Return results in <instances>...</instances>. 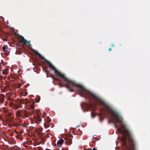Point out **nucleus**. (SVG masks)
I'll return each instance as SVG.
<instances>
[{"mask_svg": "<svg viewBox=\"0 0 150 150\" xmlns=\"http://www.w3.org/2000/svg\"><path fill=\"white\" fill-rule=\"evenodd\" d=\"M92 150H98L97 149V147H95L94 148H93Z\"/></svg>", "mask_w": 150, "mask_h": 150, "instance_id": "b1692460", "label": "nucleus"}, {"mask_svg": "<svg viewBox=\"0 0 150 150\" xmlns=\"http://www.w3.org/2000/svg\"><path fill=\"white\" fill-rule=\"evenodd\" d=\"M2 111L4 113H6V112H7V109L5 107L3 108V109H2Z\"/></svg>", "mask_w": 150, "mask_h": 150, "instance_id": "dca6fc26", "label": "nucleus"}, {"mask_svg": "<svg viewBox=\"0 0 150 150\" xmlns=\"http://www.w3.org/2000/svg\"><path fill=\"white\" fill-rule=\"evenodd\" d=\"M18 39L21 43H23L24 45H26L30 49L32 48L31 45L30 44V41H27L23 36L21 35L19 36Z\"/></svg>", "mask_w": 150, "mask_h": 150, "instance_id": "39448f33", "label": "nucleus"}, {"mask_svg": "<svg viewBox=\"0 0 150 150\" xmlns=\"http://www.w3.org/2000/svg\"><path fill=\"white\" fill-rule=\"evenodd\" d=\"M45 62L48 64L49 67L51 68L52 70L54 71L55 73V76H59L60 77H63V74L59 71L47 59H45Z\"/></svg>", "mask_w": 150, "mask_h": 150, "instance_id": "20e7f679", "label": "nucleus"}, {"mask_svg": "<svg viewBox=\"0 0 150 150\" xmlns=\"http://www.w3.org/2000/svg\"><path fill=\"white\" fill-rule=\"evenodd\" d=\"M16 116L18 117L21 118V110H18L16 111L15 112Z\"/></svg>", "mask_w": 150, "mask_h": 150, "instance_id": "9d476101", "label": "nucleus"}, {"mask_svg": "<svg viewBox=\"0 0 150 150\" xmlns=\"http://www.w3.org/2000/svg\"><path fill=\"white\" fill-rule=\"evenodd\" d=\"M16 138L18 139H20L21 140L22 138V137L21 135H17L16 136Z\"/></svg>", "mask_w": 150, "mask_h": 150, "instance_id": "6ab92c4d", "label": "nucleus"}, {"mask_svg": "<svg viewBox=\"0 0 150 150\" xmlns=\"http://www.w3.org/2000/svg\"><path fill=\"white\" fill-rule=\"evenodd\" d=\"M63 77H60L62 78L59 81L60 83L59 87H65L69 89L70 92H73L76 90L79 94L82 97L88 98L89 99L91 97L89 92L90 91L87 90L82 85L76 83L74 81L67 78L63 74Z\"/></svg>", "mask_w": 150, "mask_h": 150, "instance_id": "f03ea898", "label": "nucleus"}, {"mask_svg": "<svg viewBox=\"0 0 150 150\" xmlns=\"http://www.w3.org/2000/svg\"><path fill=\"white\" fill-rule=\"evenodd\" d=\"M34 104V103H33L32 104H31L30 103H29L30 108L29 110H30L29 114L31 115H34L33 117L35 123L37 124H39L41 121V119L39 114L40 111L39 110L36 111L33 110L35 108Z\"/></svg>", "mask_w": 150, "mask_h": 150, "instance_id": "7ed1b4c3", "label": "nucleus"}, {"mask_svg": "<svg viewBox=\"0 0 150 150\" xmlns=\"http://www.w3.org/2000/svg\"><path fill=\"white\" fill-rule=\"evenodd\" d=\"M2 50L4 51V52H6V50H5L6 47L5 46H3L2 48Z\"/></svg>", "mask_w": 150, "mask_h": 150, "instance_id": "4be33fe9", "label": "nucleus"}, {"mask_svg": "<svg viewBox=\"0 0 150 150\" xmlns=\"http://www.w3.org/2000/svg\"><path fill=\"white\" fill-rule=\"evenodd\" d=\"M9 115L10 116L11 115H10V114H9Z\"/></svg>", "mask_w": 150, "mask_h": 150, "instance_id": "2f4dec72", "label": "nucleus"}, {"mask_svg": "<svg viewBox=\"0 0 150 150\" xmlns=\"http://www.w3.org/2000/svg\"><path fill=\"white\" fill-rule=\"evenodd\" d=\"M9 126L11 127H15L17 128L18 127V123H13V124H8Z\"/></svg>", "mask_w": 150, "mask_h": 150, "instance_id": "f8f14e48", "label": "nucleus"}, {"mask_svg": "<svg viewBox=\"0 0 150 150\" xmlns=\"http://www.w3.org/2000/svg\"><path fill=\"white\" fill-rule=\"evenodd\" d=\"M29 114L25 110H21V118L25 119L28 117Z\"/></svg>", "mask_w": 150, "mask_h": 150, "instance_id": "423d86ee", "label": "nucleus"}, {"mask_svg": "<svg viewBox=\"0 0 150 150\" xmlns=\"http://www.w3.org/2000/svg\"><path fill=\"white\" fill-rule=\"evenodd\" d=\"M91 95V98L89 100L93 99L94 102L92 103H90L88 105L90 107H95L96 106L95 103L99 105H102L104 106V110L107 111L110 114L113 115L115 117V121L112 120H108L109 123H113L115 124V127L123 135L121 138V141L122 144L124 146L126 150H129L127 141L126 136L128 139V144L131 150H137L136 143L132 137L131 133L127 129L126 125L123 122L122 120L121 117L115 111L113 110L111 107L105 101L101 99L97 96L92 92L88 93Z\"/></svg>", "mask_w": 150, "mask_h": 150, "instance_id": "f257e3e1", "label": "nucleus"}, {"mask_svg": "<svg viewBox=\"0 0 150 150\" xmlns=\"http://www.w3.org/2000/svg\"><path fill=\"white\" fill-rule=\"evenodd\" d=\"M52 77L53 80H57L58 81H60V80H61V79H58L57 78H56L54 76H52Z\"/></svg>", "mask_w": 150, "mask_h": 150, "instance_id": "2eb2a0df", "label": "nucleus"}, {"mask_svg": "<svg viewBox=\"0 0 150 150\" xmlns=\"http://www.w3.org/2000/svg\"><path fill=\"white\" fill-rule=\"evenodd\" d=\"M64 142V140L63 139H60L57 141V144L59 147H60L63 144Z\"/></svg>", "mask_w": 150, "mask_h": 150, "instance_id": "9b49d317", "label": "nucleus"}, {"mask_svg": "<svg viewBox=\"0 0 150 150\" xmlns=\"http://www.w3.org/2000/svg\"><path fill=\"white\" fill-rule=\"evenodd\" d=\"M33 52L36 55H38V56H39V55H40V54L38 52H37V51L34 50H33Z\"/></svg>", "mask_w": 150, "mask_h": 150, "instance_id": "4468645a", "label": "nucleus"}, {"mask_svg": "<svg viewBox=\"0 0 150 150\" xmlns=\"http://www.w3.org/2000/svg\"><path fill=\"white\" fill-rule=\"evenodd\" d=\"M44 126L45 127H50V125L49 124L45 123L44 124Z\"/></svg>", "mask_w": 150, "mask_h": 150, "instance_id": "f3484780", "label": "nucleus"}, {"mask_svg": "<svg viewBox=\"0 0 150 150\" xmlns=\"http://www.w3.org/2000/svg\"><path fill=\"white\" fill-rule=\"evenodd\" d=\"M19 102L22 104H28L29 103V100L27 98L22 99L19 100Z\"/></svg>", "mask_w": 150, "mask_h": 150, "instance_id": "6e6552de", "label": "nucleus"}, {"mask_svg": "<svg viewBox=\"0 0 150 150\" xmlns=\"http://www.w3.org/2000/svg\"><path fill=\"white\" fill-rule=\"evenodd\" d=\"M45 150H51L50 149H46Z\"/></svg>", "mask_w": 150, "mask_h": 150, "instance_id": "c85d7f7f", "label": "nucleus"}, {"mask_svg": "<svg viewBox=\"0 0 150 150\" xmlns=\"http://www.w3.org/2000/svg\"><path fill=\"white\" fill-rule=\"evenodd\" d=\"M35 102L36 103H38L39 102L40 100V98H38L37 99H35Z\"/></svg>", "mask_w": 150, "mask_h": 150, "instance_id": "aec40b11", "label": "nucleus"}, {"mask_svg": "<svg viewBox=\"0 0 150 150\" xmlns=\"http://www.w3.org/2000/svg\"><path fill=\"white\" fill-rule=\"evenodd\" d=\"M6 123L8 124L16 123L14 121V118L13 117H11L8 118L6 121Z\"/></svg>", "mask_w": 150, "mask_h": 150, "instance_id": "0eeeda50", "label": "nucleus"}, {"mask_svg": "<svg viewBox=\"0 0 150 150\" xmlns=\"http://www.w3.org/2000/svg\"><path fill=\"white\" fill-rule=\"evenodd\" d=\"M115 46V45L113 43H112L111 44V46L112 47H113Z\"/></svg>", "mask_w": 150, "mask_h": 150, "instance_id": "393cba45", "label": "nucleus"}, {"mask_svg": "<svg viewBox=\"0 0 150 150\" xmlns=\"http://www.w3.org/2000/svg\"><path fill=\"white\" fill-rule=\"evenodd\" d=\"M10 104L11 105V106H13L14 107V106H15V104H14V103L13 102H11L10 103Z\"/></svg>", "mask_w": 150, "mask_h": 150, "instance_id": "5701e85b", "label": "nucleus"}, {"mask_svg": "<svg viewBox=\"0 0 150 150\" xmlns=\"http://www.w3.org/2000/svg\"><path fill=\"white\" fill-rule=\"evenodd\" d=\"M19 123L21 122V121L20 120H19Z\"/></svg>", "mask_w": 150, "mask_h": 150, "instance_id": "c756f323", "label": "nucleus"}, {"mask_svg": "<svg viewBox=\"0 0 150 150\" xmlns=\"http://www.w3.org/2000/svg\"><path fill=\"white\" fill-rule=\"evenodd\" d=\"M68 137L69 138H68L67 139V142L68 143V144L69 145H70L72 143V139H71L72 137L71 135H68Z\"/></svg>", "mask_w": 150, "mask_h": 150, "instance_id": "1a4fd4ad", "label": "nucleus"}, {"mask_svg": "<svg viewBox=\"0 0 150 150\" xmlns=\"http://www.w3.org/2000/svg\"><path fill=\"white\" fill-rule=\"evenodd\" d=\"M4 99L3 98H1L0 99V102L1 103H2L4 101Z\"/></svg>", "mask_w": 150, "mask_h": 150, "instance_id": "412c9836", "label": "nucleus"}, {"mask_svg": "<svg viewBox=\"0 0 150 150\" xmlns=\"http://www.w3.org/2000/svg\"><path fill=\"white\" fill-rule=\"evenodd\" d=\"M41 59L42 60H44L45 61V59H45V58L44 57L42 56L40 54V55H39V56Z\"/></svg>", "mask_w": 150, "mask_h": 150, "instance_id": "a211bd4d", "label": "nucleus"}, {"mask_svg": "<svg viewBox=\"0 0 150 150\" xmlns=\"http://www.w3.org/2000/svg\"><path fill=\"white\" fill-rule=\"evenodd\" d=\"M93 113L92 112V113H91V116H92V118H94V116H93Z\"/></svg>", "mask_w": 150, "mask_h": 150, "instance_id": "a878e982", "label": "nucleus"}, {"mask_svg": "<svg viewBox=\"0 0 150 150\" xmlns=\"http://www.w3.org/2000/svg\"><path fill=\"white\" fill-rule=\"evenodd\" d=\"M111 50H112V49H111V48H109V51H110Z\"/></svg>", "mask_w": 150, "mask_h": 150, "instance_id": "bb28decb", "label": "nucleus"}, {"mask_svg": "<svg viewBox=\"0 0 150 150\" xmlns=\"http://www.w3.org/2000/svg\"><path fill=\"white\" fill-rule=\"evenodd\" d=\"M98 115L99 117V119L100 122H102L104 119V117H102L101 116V114H98Z\"/></svg>", "mask_w": 150, "mask_h": 150, "instance_id": "ddd939ff", "label": "nucleus"}, {"mask_svg": "<svg viewBox=\"0 0 150 150\" xmlns=\"http://www.w3.org/2000/svg\"><path fill=\"white\" fill-rule=\"evenodd\" d=\"M46 115V113L44 112V113L43 114V115L44 116H45Z\"/></svg>", "mask_w": 150, "mask_h": 150, "instance_id": "cd10ccee", "label": "nucleus"}, {"mask_svg": "<svg viewBox=\"0 0 150 150\" xmlns=\"http://www.w3.org/2000/svg\"><path fill=\"white\" fill-rule=\"evenodd\" d=\"M42 63H43V64H44V61H43V62H42Z\"/></svg>", "mask_w": 150, "mask_h": 150, "instance_id": "7c9ffc66", "label": "nucleus"}]
</instances>
